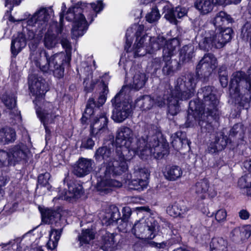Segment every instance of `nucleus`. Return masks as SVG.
I'll list each match as a JSON object with an SVG mask.
<instances>
[{
    "label": "nucleus",
    "mask_w": 251,
    "mask_h": 251,
    "mask_svg": "<svg viewBox=\"0 0 251 251\" xmlns=\"http://www.w3.org/2000/svg\"><path fill=\"white\" fill-rule=\"evenodd\" d=\"M94 158L99 161L103 160V162L95 171L97 179V189L101 195L108 194L114 188H119L122 183L111 177L121 175L127 170L128 166L125 162L119 165L116 154L113 150L107 147L98 149L95 153Z\"/></svg>",
    "instance_id": "f257e3e1"
},
{
    "label": "nucleus",
    "mask_w": 251,
    "mask_h": 251,
    "mask_svg": "<svg viewBox=\"0 0 251 251\" xmlns=\"http://www.w3.org/2000/svg\"><path fill=\"white\" fill-rule=\"evenodd\" d=\"M148 134L142 138L131 146L117 147L116 153L119 165L122 162L130 161L136 155L142 159H146L150 155H153L155 158H161L168 152L167 146L159 144L158 137L161 135L160 129L156 126H151L149 128Z\"/></svg>",
    "instance_id": "f03ea898"
},
{
    "label": "nucleus",
    "mask_w": 251,
    "mask_h": 251,
    "mask_svg": "<svg viewBox=\"0 0 251 251\" xmlns=\"http://www.w3.org/2000/svg\"><path fill=\"white\" fill-rule=\"evenodd\" d=\"M199 98H202L203 104H201L197 100L189 102V108L187 122V126H193L198 122L201 132H209L213 130L211 123L205 121V117H207L205 111L206 110L209 116L216 115L218 110L219 100L216 96V90L212 87L206 86L202 88L198 93Z\"/></svg>",
    "instance_id": "7ed1b4c3"
},
{
    "label": "nucleus",
    "mask_w": 251,
    "mask_h": 251,
    "mask_svg": "<svg viewBox=\"0 0 251 251\" xmlns=\"http://www.w3.org/2000/svg\"><path fill=\"white\" fill-rule=\"evenodd\" d=\"M61 44L66 50V53H57L50 57L48 56L46 51L43 48L37 47L35 44L29 45L31 61L43 72L50 74L53 73L54 76L57 78L63 76L64 68L62 65L65 63H69L71 60V43L67 38L63 37Z\"/></svg>",
    "instance_id": "20e7f679"
},
{
    "label": "nucleus",
    "mask_w": 251,
    "mask_h": 251,
    "mask_svg": "<svg viewBox=\"0 0 251 251\" xmlns=\"http://www.w3.org/2000/svg\"><path fill=\"white\" fill-rule=\"evenodd\" d=\"M103 5L101 0L96 3L87 4L78 2L70 8L66 13V19L68 21H73L72 29V37L78 38L84 35L89 25L93 22L96 13L102 10Z\"/></svg>",
    "instance_id": "39448f33"
},
{
    "label": "nucleus",
    "mask_w": 251,
    "mask_h": 251,
    "mask_svg": "<svg viewBox=\"0 0 251 251\" xmlns=\"http://www.w3.org/2000/svg\"><path fill=\"white\" fill-rule=\"evenodd\" d=\"M196 81V77L192 74L177 78L175 89L171 91V98H168V111L171 115H176L179 111V100H186L193 96Z\"/></svg>",
    "instance_id": "423d86ee"
},
{
    "label": "nucleus",
    "mask_w": 251,
    "mask_h": 251,
    "mask_svg": "<svg viewBox=\"0 0 251 251\" xmlns=\"http://www.w3.org/2000/svg\"><path fill=\"white\" fill-rule=\"evenodd\" d=\"M54 11L51 6H40L26 21L22 23L26 26L24 31L28 33V38H39L42 36L53 16Z\"/></svg>",
    "instance_id": "0eeeda50"
},
{
    "label": "nucleus",
    "mask_w": 251,
    "mask_h": 251,
    "mask_svg": "<svg viewBox=\"0 0 251 251\" xmlns=\"http://www.w3.org/2000/svg\"><path fill=\"white\" fill-rule=\"evenodd\" d=\"M249 91L251 92V66L248 71L247 77L243 72L233 73L229 85L231 97L240 104L248 101Z\"/></svg>",
    "instance_id": "6e6552de"
},
{
    "label": "nucleus",
    "mask_w": 251,
    "mask_h": 251,
    "mask_svg": "<svg viewBox=\"0 0 251 251\" xmlns=\"http://www.w3.org/2000/svg\"><path fill=\"white\" fill-rule=\"evenodd\" d=\"M231 33L232 29L229 27L222 29L219 33L200 30L196 39L201 50H209L213 48L220 49L231 40Z\"/></svg>",
    "instance_id": "1a4fd4ad"
},
{
    "label": "nucleus",
    "mask_w": 251,
    "mask_h": 251,
    "mask_svg": "<svg viewBox=\"0 0 251 251\" xmlns=\"http://www.w3.org/2000/svg\"><path fill=\"white\" fill-rule=\"evenodd\" d=\"M147 35H144L140 38H137L132 48L129 50L130 45L128 44L127 49L125 50L127 52H131L134 57L143 56L147 53L151 54L155 51L159 50L165 43V39L163 36H159L157 38L151 37L150 39V45L147 46ZM131 45V43H130Z\"/></svg>",
    "instance_id": "9d476101"
},
{
    "label": "nucleus",
    "mask_w": 251,
    "mask_h": 251,
    "mask_svg": "<svg viewBox=\"0 0 251 251\" xmlns=\"http://www.w3.org/2000/svg\"><path fill=\"white\" fill-rule=\"evenodd\" d=\"M126 87L123 86L120 91L111 100L113 106L112 119L116 123H122L128 118L132 114L133 105L129 100L125 98L124 90Z\"/></svg>",
    "instance_id": "9b49d317"
},
{
    "label": "nucleus",
    "mask_w": 251,
    "mask_h": 251,
    "mask_svg": "<svg viewBox=\"0 0 251 251\" xmlns=\"http://www.w3.org/2000/svg\"><path fill=\"white\" fill-rule=\"evenodd\" d=\"M163 50V57L165 65L162 69L163 73L167 75H172L175 72V69L172 64L171 58L175 54L179 48V41L176 38H173L166 41Z\"/></svg>",
    "instance_id": "f8f14e48"
},
{
    "label": "nucleus",
    "mask_w": 251,
    "mask_h": 251,
    "mask_svg": "<svg viewBox=\"0 0 251 251\" xmlns=\"http://www.w3.org/2000/svg\"><path fill=\"white\" fill-rule=\"evenodd\" d=\"M149 176L150 174L147 169L135 167L131 179L128 180L129 188L139 191L147 188L149 183Z\"/></svg>",
    "instance_id": "ddd939ff"
},
{
    "label": "nucleus",
    "mask_w": 251,
    "mask_h": 251,
    "mask_svg": "<svg viewBox=\"0 0 251 251\" xmlns=\"http://www.w3.org/2000/svg\"><path fill=\"white\" fill-rule=\"evenodd\" d=\"M28 84L31 93L36 96V100L42 98L48 90L45 80L36 74L29 75Z\"/></svg>",
    "instance_id": "4468645a"
},
{
    "label": "nucleus",
    "mask_w": 251,
    "mask_h": 251,
    "mask_svg": "<svg viewBox=\"0 0 251 251\" xmlns=\"http://www.w3.org/2000/svg\"><path fill=\"white\" fill-rule=\"evenodd\" d=\"M218 62L216 57L212 53H205L197 66V73L206 76L210 75L217 67Z\"/></svg>",
    "instance_id": "2eb2a0df"
},
{
    "label": "nucleus",
    "mask_w": 251,
    "mask_h": 251,
    "mask_svg": "<svg viewBox=\"0 0 251 251\" xmlns=\"http://www.w3.org/2000/svg\"><path fill=\"white\" fill-rule=\"evenodd\" d=\"M140 139L134 140L132 130L129 127L123 126L117 132L116 144L117 147L131 146L136 144Z\"/></svg>",
    "instance_id": "dca6fc26"
},
{
    "label": "nucleus",
    "mask_w": 251,
    "mask_h": 251,
    "mask_svg": "<svg viewBox=\"0 0 251 251\" xmlns=\"http://www.w3.org/2000/svg\"><path fill=\"white\" fill-rule=\"evenodd\" d=\"M194 189L199 197L201 199L212 198L217 195V191L214 187H210L207 179L198 181L195 185Z\"/></svg>",
    "instance_id": "f3484780"
},
{
    "label": "nucleus",
    "mask_w": 251,
    "mask_h": 251,
    "mask_svg": "<svg viewBox=\"0 0 251 251\" xmlns=\"http://www.w3.org/2000/svg\"><path fill=\"white\" fill-rule=\"evenodd\" d=\"M25 28H26V26L23 25L22 32L14 36L12 40L11 51L13 55H17L25 47L27 40L33 39L28 38V33L24 31Z\"/></svg>",
    "instance_id": "a211bd4d"
},
{
    "label": "nucleus",
    "mask_w": 251,
    "mask_h": 251,
    "mask_svg": "<svg viewBox=\"0 0 251 251\" xmlns=\"http://www.w3.org/2000/svg\"><path fill=\"white\" fill-rule=\"evenodd\" d=\"M2 101L7 108L11 118L20 122L21 119L20 112L16 107V100L14 94H5L2 97Z\"/></svg>",
    "instance_id": "6ab92c4d"
},
{
    "label": "nucleus",
    "mask_w": 251,
    "mask_h": 251,
    "mask_svg": "<svg viewBox=\"0 0 251 251\" xmlns=\"http://www.w3.org/2000/svg\"><path fill=\"white\" fill-rule=\"evenodd\" d=\"M82 193V186L78 183L72 182L68 185V192L65 191L63 196L55 197L52 201L54 203L61 202L60 201L62 200L70 201L72 199L78 198Z\"/></svg>",
    "instance_id": "aec40b11"
},
{
    "label": "nucleus",
    "mask_w": 251,
    "mask_h": 251,
    "mask_svg": "<svg viewBox=\"0 0 251 251\" xmlns=\"http://www.w3.org/2000/svg\"><path fill=\"white\" fill-rule=\"evenodd\" d=\"M38 209L41 214L42 221L45 224H50L56 222L61 216L59 208H49L44 205H39Z\"/></svg>",
    "instance_id": "412c9836"
},
{
    "label": "nucleus",
    "mask_w": 251,
    "mask_h": 251,
    "mask_svg": "<svg viewBox=\"0 0 251 251\" xmlns=\"http://www.w3.org/2000/svg\"><path fill=\"white\" fill-rule=\"evenodd\" d=\"M27 151L26 147L23 144L14 147L7 152L8 156L6 162L8 164H14L16 162L25 158Z\"/></svg>",
    "instance_id": "4be33fe9"
},
{
    "label": "nucleus",
    "mask_w": 251,
    "mask_h": 251,
    "mask_svg": "<svg viewBox=\"0 0 251 251\" xmlns=\"http://www.w3.org/2000/svg\"><path fill=\"white\" fill-rule=\"evenodd\" d=\"M93 163L94 161L91 159L80 158L74 168V174L78 177L87 175L92 170Z\"/></svg>",
    "instance_id": "5701e85b"
},
{
    "label": "nucleus",
    "mask_w": 251,
    "mask_h": 251,
    "mask_svg": "<svg viewBox=\"0 0 251 251\" xmlns=\"http://www.w3.org/2000/svg\"><path fill=\"white\" fill-rule=\"evenodd\" d=\"M107 121L104 113L101 114L99 118L96 117L91 124V134L93 136H98L106 132Z\"/></svg>",
    "instance_id": "b1692460"
},
{
    "label": "nucleus",
    "mask_w": 251,
    "mask_h": 251,
    "mask_svg": "<svg viewBox=\"0 0 251 251\" xmlns=\"http://www.w3.org/2000/svg\"><path fill=\"white\" fill-rule=\"evenodd\" d=\"M155 105V101L150 95L140 96L133 103V108L142 111L151 109Z\"/></svg>",
    "instance_id": "393cba45"
},
{
    "label": "nucleus",
    "mask_w": 251,
    "mask_h": 251,
    "mask_svg": "<svg viewBox=\"0 0 251 251\" xmlns=\"http://www.w3.org/2000/svg\"><path fill=\"white\" fill-rule=\"evenodd\" d=\"M228 143V138L223 133H219L215 137L214 141H212L207 149L208 151L214 153L224 150Z\"/></svg>",
    "instance_id": "a878e982"
},
{
    "label": "nucleus",
    "mask_w": 251,
    "mask_h": 251,
    "mask_svg": "<svg viewBox=\"0 0 251 251\" xmlns=\"http://www.w3.org/2000/svg\"><path fill=\"white\" fill-rule=\"evenodd\" d=\"M251 235V225L235 228L230 233L233 241L240 242L249 238Z\"/></svg>",
    "instance_id": "bb28decb"
},
{
    "label": "nucleus",
    "mask_w": 251,
    "mask_h": 251,
    "mask_svg": "<svg viewBox=\"0 0 251 251\" xmlns=\"http://www.w3.org/2000/svg\"><path fill=\"white\" fill-rule=\"evenodd\" d=\"M147 228H145L142 239L144 240L153 239L157 235L158 229L157 222L153 218L147 219Z\"/></svg>",
    "instance_id": "cd10ccee"
},
{
    "label": "nucleus",
    "mask_w": 251,
    "mask_h": 251,
    "mask_svg": "<svg viewBox=\"0 0 251 251\" xmlns=\"http://www.w3.org/2000/svg\"><path fill=\"white\" fill-rule=\"evenodd\" d=\"M163 173L165 177L170 181L177 179L182 175L181 169L177 166H167L164 169Z\"/></svg>",
    "instance_id": "c85d7f7f"
},
{
    "label": "nucleus",
    "mask_w": 251,
    "mask_h": 251,
    "mask_svg": "<svg viewBox=\"0 0 251 251\" xmlns=\"http://www.w3.org/2000/svg\"><path fill=\"white\" fill-rule=\"evenodd\" d=\"M187 11L186 8L181 7H176L175 9L169 11L165 14V17L172 24L176 25V18L179 19L184 17L187 14Z\"/></svg>",
    "instance_id": "c756f323"
},
{
    "label": "nucleus",
    "mask_w": 251,
    "mask_h": 251,
    "mask_svg": "<svg viewBox=\"0 0 251 251\" xmlns=\"http://www.w3.org/2000/svg\"><path fill=\"white\" fill-rule=\"evenodd\" d=\"M36 113L40 118L41 122L43 124L44 127L47 131V125L56 122V120L59 118L58 115H55L54 113H49L45 111H41L39 109L36 110Z\"/></svg>",
    "instance_id": "7c9ffc66"
},
{
    "label": "nucleus",
    "mask_w": 251,
    "mask_h": 251,
    "mask_svg": "<svg viewBox=\"0 0 251 251\" xmlns=\"http://www.w3.org/2000/svg\"><path fill=\"white\" fill-rule=\"evenodd\" d=\"M58 44L59 39L57 36L52 33L51 27L50 26L44 38L45 47L48 49H51L56 47Z\"/></svg>",
    "instance_id": "2f4dec72"
},
{
    "label": "nucleus",
    "mask_w": 251,
    "mask_h": 251,
    "mask_svg": "<svg viewBox=\"0 0 251 251\" xmlns=\"http://www.w3.org/2000/svg\"><path fill=\"white\" fill-rule=\"evenodd\" d=\"M95 234L92 230L90 229H83L78 236V241L80 247H89L91 240L94 239Z\"/></svg>",
    "instance_id": "473e14b6"
},
{
    "label": "nucleus",
    "mask_w": 251,
    "mask_h": 251,
    "mask_svg": "<svg viewBox=\"0 0 251 251\" xmlns=\"http://www.w3.org/2000/svg\"><path fill=\"white\" fill-rule=\"evenodd\" d=\"M16 139V132L10 127H4L0 129V142L7 144L13 142Z\"/></svg>",
    "instance_id": "72a5a7b5"
},
{
    "label": "nucleus",
    "mask_w": 251,
    "mask_h": 251,
    "mask_svg": "<svg viewBox=\"0 0 251 251\" xmlns=\"http://www.w3.org/2000/svg\"><path fill=\"white\" fill-rule=\"evenodd\" d=\"M210 246L211 251H228L227 242L221 237L213 238Z\"/></svg>",
    "instance_id": "f704fd0d"
},
{
    "label": "nucleus",
    "mask_w": 251,
    "mask_h": 251,
    "mask_svg": "<svg viewBox=\"0 0 251 251\" xmlns=\"http://www.w3.org/2000/svg\"><path fill=\"white\" fill-rule=\"evenodd\" d=\"M147 80V78L144 73L136 72L133 77L131 86L132 88L138 90L143 87Z\"/></svg>",
    "instance_id": "c9c22d12"
},
{
    "label": "nucleus",
    "mask_w": 251,
    "mask_h": 251,
    "mask_svg": "<svg viewBox=\"0 0 251 251\" xmlns=\"http://www.w3.org/2000/svg\"><path fill=\"white\" fill-rule=\"evenodd\" d=\"M62 232V229H51L50 233V239L47 243V246L49 249L53 250L57 247Z\"/></svg>",
    "instance_id": "e433bc0d"
},
{
    "label": "nucleus",
    "mask_w": 251,
    "mask_h": 251,
    "mask_svg": "<svg viewBox=\"0 0 251 251\" xmlns=\"http://www.w3.org/2000/svg\"><path fill=\"white\" fill-rule=\"evenodd\" d=\"M238 186L241 189L246 190L247 194L251 196V174H247L241 177L238 181Z\"/></svg>",
    "instance_id": "4c0bfd02"
},
{
    "label": "nucleus",
    "mask_w": 251,
    "mask_h": 251,
    "mask_svg": "<svg viewBox=\"0 0 251 251\" xmlns=\"http://www.w3.org/2000/svg\"><path fill=\"white\" fill-rule=\"evenodd\" d=\"M144 30V26L141 25H136L135 24L131 26L130 28H128L126 30V43L125 45V49H127V46L128 44L130 45V41L129 39L130 37L131 34L134 31H135V34L136 36V39L137 38H140L141 37V34Z\"/></svg>",
    "instance_id": "58836bf2"
},
{
    "label": "nucleus",
    "mask_w": 251,
    "mask_h": 251,
    "mask_svg": "<svg viewBox=\"0 0 251 251\" xmlns=\"http://www.w3.org/2000/svg\"><path fill=\"white\" fill-rule=\"evenodd\" d=\"M196 8L203 14H206L211 12L213 5L211 0H198L195 4Z\"/></svg>",
    "instance_id": "ea45409f"
},
{
    "label": "nucleus",
    "mask_w": 251,
    "mask_h": 251,
    "mask_svg": "<svg viewBox=\"0 0 251 251\" xmlns=\"http://www.w3.org/2000/svg\"><path fill=\"white\" fill-rule=\"evenodd\" d=\"M147 219H142L135 223L132 232L138 238L142 239L145 228H147Z\"/></svg>",
    "instance_id": "a19ab883"
},
{
    "label": "nucleus",
    "mask_w": 251,
    "mask_h": 251,
    "mask_svg": "<svg viewBox=\"0 0 251 251\" xmlns=\"http://www.w3.org/2000/svg\"><path fill=\"white\" fill-rule=\"evenodd\" d=\"M186 212L185 205H170L167 208V212L171 216L178 217Z\"/></svg>",
    "instance_id": "79ce46f5"
},
{
    "label": "nucleus",
    "mask_w": 251,
    "mask_h": 251,
    "mask_svg": "<svg viewBox=\"0 0 251 251\" xmlns=\"http://www.w3.org/2000/svg\"><path fill=\"white\" fill-rule=\"evenodd\" d=\"M231 21L230 17L224 11H220L212 21V24L216 27H221L225 22L229 23Z\"/></svg>",
    "instance_id": "37998d69"
},
{
    "label": "nucleus",
    "mask_w": 251,
    "mask_h": 251,
    "mask_svg": "<svg viewBox=\"0 0 251 251\" xmlns=\"http://www.w3.org/2000/svg\"><path fill=\"white\" fill-rule=\"evenodd\" d=\"M101 249L104 251H108L114 247V235L112 233H105L102 239Z\"/></svg>",
    "instance_id": "c03bdc74"
},
{
    "label": "nucleus",
    "mask_w": 251,
    "mask_h": 251,
    "mask_svg": "<svg viewBox=\"0 0 251 251\" xmlns=\"http://www.w3.org/2000/svg\"><path fill=\"white\" fill-rule=\"evenodd\" d=\"M160 18L159 10L156 7L152 8L151 11L146 16V20L150 23L156 22Z\"/></svg>",
    "instance_id": "a18cd8bd"
},
{
    "label": "nucleus",
    "mask_w": 251,
    "mask_h": 251,
    "mask_svg": "<svg viewBox=\"0 0 251 251\" xmlns=\"http://www.w3.org/2000/svg\"><path fill=\"white\" fill-rule=\"evenodd\" d=\"M96 106H97V105L94 99L93 98H90L87 104L84 115L83 117L87 118V116H89L90 118H91L92 115L94 114V108Z\"/></svg>",
    "instance_id": "49530a36"
},
{
    "label": "nucleus",
    "mask_w": 251,
    "mask_h": 251,
    "mask_svg": "<svg viewBox=\"0 0 251 251\" xmlns=\"http://www.w3.org/2000/svg\"><path fill=\"white\" fill-rule=\"evenodd\" d=\"M219 79L221 85L226 87L228 83L227 73L225 66H222L219 71Z\"/></svg>",
    "instance_id": "de8ad7c7"
},
{
    "label": "nucleus",
    "mask_w": 251,
    "mask_h": 251,
    "mask_svg": "<svg viewBox=\"0 0 251 251\" xmlns=\"http://www.w3.org/2000/svg\"><path fill=\"white\" fill-rule=\"evenodd\" d=\"M50 174L46 172L44 174H40L38 176V182L39 185L44 186L48 184L49 180L50 178Z\"/></svg>",
    "instance_id": "09e8293b"
},
{
    "label": "nucleus",
    "mask_w": 251,
    "mask_h": 251,
    "mask_svg": "<svg viewBox=\"0 0 251 251\" xmlns=\"http://www.w3.org/2000/svg\"><path fill=\"white\" fill-rule=\"evenodd\" d=\"M182 133L181 132H177L176 134V138L172 142L173 146L176 149H178L179 146H182V144H184L185 142H186L188 144H189L187 140L181 139L180 138L178 137L179 135H180Z\"/></svg>",
    "instance_id": "8fccbe9b"
},
{
    "label": "nucleus",
    "mask_w": 251,
    "mask_h": 251,
    "mask_svg": "<svg viewBox=\"0 0 251 251\" xmlns=\"http://www.w3.org/2000/svg\"><path fill=\"white\" fill-rule=\"evenodd\" d=\"M108 88L107 87L104 86L103 88V91L102 93H101L100 95V96L98 99V104H96L97 106H100L103 105L106 100V95L108 93Z\"/></svg>",
    "instance_id": "3c124183"
},
{
    "label": "nucleus",
    "mask_w": 251,
    "mask_h": 251,
    "mask_svg": "<svg viewBox=\"0 0 251 251\" xmlns=\"http://www.w3.org/2000/svg\"><path fill=\"white\" fill-rule=\"evenodd\" d=\"M94 144V141L90 137H87L82 139L81 147L87 149H91Z\"/></svg>",
    "instance_id": "603ef678"
},
{
    "label": "nucleus",
    "mask_w": 251,
    "mask_h": 251,
    "mask_svg": "<svg viewBox=\"0 0 251 251\" xmlns=\"http://www.w3.org/2000/svg\"><path fill=\"white\" fill-rule=\"evenodd\" d=\"M244 131L243 126L241 124H237L234 125L230 131L229 135L231 136H235L237 133L241 134Z\"/></svg>",
    "instance_id": "864d4df0"
},
{
    "label": "nucleus",
    "mask_w": 251,
    "mask_h": 251,
    "mask_svg": "<svg viewBox=\"0 0 251 251\" xmlns=\"http://www.w3.org/2000/svg\"><path fill=\"white\" fill-rule=\"evenodd\" d=\"M171 94L170 95V96H168L165 94L162 97L161 96L158 97L155 101V104L159 107L164 106L166 104V102H167L168 98H171Z\"/></svg>",
    "instance_id": "5fc2aeb1"
},
{
    "label": "nucleus",
    "mask_w": 251,
    "mask_h": 251,
    "mask_svg": "<svg viewBox=\"0 0 251 251\" xmlns=\"http://www.w3.org/2000/svg\"><path fill=\"white\" fill-rule=\"evenodd\" d=\"M226 212L224 209H220L217 211L215 214L216 220L218 222H221L226 219Z\"/></svg>",
    "instance_id": "6e6d98bb"
},
{
    "label": "nucleus",
    "mask_w": 251,
    "mask_h": 251,
    "mask_svg": "<svg viewBox=\"0 0 251 251\" xmlns=\"http://www.w3.org/2000/svg\"><path fill=\"white\" fill-rule=\"evenodd\" d=\"M7 156V152L0 150V167L4 165L6 163Z\"/></svg>",
    "instance_id": "4d7b16f0"
},
{
    "label": "nucleus",
    "mask_w": 251,
    "mask_h": 251,
    "mask_svg": "<svg viewBox=\"0 0 251 251\" xmlns=\"http://www.w3.org/2000/svg\"><path fill=\"white\" fill-rule=\"evenodd\" d=\"M15 210V205H4L3 212L7 214H10Z\"/></svg>",
    "instance_id": "13d9d810"
},
{
    "label": "nucleus",
    "mask_w": 251,
    "mask_h": 251,
    "mask_svg": "<svg viewBox=\"0 0 251 251\" xmlns=\"http://www.w3.org/2000/svg\"><path fill=\"white\" fill-rule=\"evenodd\" d=\"M187 49L188 47L187 46L184 47L180 51V56L183 61L189 60L190 59L189 54L187 55L185 52Z\"/></svg>",
    "instance_id": "bf43d9fd"
},
{
    "label": "nucleus",
    "mask_w": 251,
    "mask_h": 251,
    "mask_svg": "<svg viewBox=\"0 0 251 251\" xmlns=\"http://www.w3.org/2000/svg\"><path fill=\"white\" fill-rule=\"evenodd\" d=\"M150 245L151 247L156 248L157 249H164L166 247L167 243L165 242H162L161 243H156L154 241L150 242Z\"/></svg>",
    "instance_id": "052dcab7"
},
{
    "label": "nucleus",
    "mask_w": 251,
    "mask_h": 251,
    "mask_svg": "<svg viewBox=\"0 0 251 251\" xmlns=\"http://www.w3.org/2000/svg\"><path fill=\"white\" fill-rule=\"evenodd\" d=\"M122 212L125 218H128L130 217L131 214V208L128 206H125L123 208Z\"/></svg>",
    "instance_id": "680f3d73"
},
{
    "label": "nucleus",
    "mask_w": 251,
    "mask_h": 251,
    "mask_svg": "<svg viewBox=\"0 0 251 251\" xmlns=\"http://www.w3.org/2000/svg\"><path fill=\"white\" fill-rule=\"evenodd\" d=\"M239 215L240 218L243 220H247L250 217V214L249 212L245 209L241 210L239 212Z\"/></svg>",
    "instance_id": "e2e57ef3"
},
{
    "label": "nucleus",
    "mask_w": 251,
    "mask_h": 251,
    "mask_svg": "<svg viewBox=\"0 0 251 251\" xmlns=\"http://www.w3.org/2000/svg\"><path fill=\"white\" fill-rule=\"evenodd\" d=\"M22 0H5V6H7L9 4L10 7H12V5L19 4Z\"/></svg>",
    "instance_id": "0e129e2a"
},
{
    "label": "nucleus",
    "mask_w": 251,
    "mask_h": 251,
    "mask_svg": "<svg viewBox=\"0 0 251 251\" xmlns=\"http://www.w3.org/2000/svg\"><path fill=\"white\" fill-rule=\"evenodd\" d=\"M140 199L138 197H131L128 198L129 203L132 204H142V202L140 201Z\"/></svg>",
    "instance_id": "69168bd1"
},
{
    "label": "nucleus",
    "mask_w": 251,
    "mask_h": 251,
    "mask_svg": "<svg viewBox=\"0 0 251 251\" xmlns=\"http://www.w3.org/2000/svg\"><path fill=\"white\" fill-rule=\"evenodd\" d=\"M137 209L139 211V212H146L148 213H151V209L149 208L148 206H141L137 208Z\"/></svg>",
    "instance_id": "338daca9"
},
{
    "label": "nucleus",
    "mask_w": 251,
    "mask_h": 251,
    "mask_svg": "<svg viewBox=\"0 0 251 251\" xmlns=\"http://www.w3.org/2000/svg\"><path fill=\"white\" fill-rule=\"evenodd\" d=\"M244 167L247 170L251 172V160H247L244 161Z\"/></svg>",
    "instance_id": "774afa93"
}]
</instances>
